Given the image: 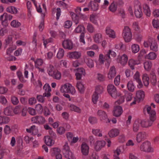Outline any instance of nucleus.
Segmentation results:
<instances>
[{
	"label": "nucleus",
	"instance_id": "obj_1",
	"mask_svg": "<svg viewBox=\"0 0 159 159\" xmlns=\"http://www.w3.org/2000/svg\"><path fill=\"white\" fill-rule=\"evenodd\" d=\"M148 113L149 115V119L147 120H143L140 121L141 126L143 127H148L152 125L156 119V113L154 110H151V106L146 108Z\"/></svg>",
	"mask_w": 159,
	"mask_h": 159
},
{
	"label": "nucleus",
	"instance_id": "obj_2",
	"mask_svg": "<svg viewBox=\"0 0 159 159\" xmlns=\"http://www.w3.org/2000/svg\"><path fill=\"white\" fill-rule=\"evenodd\" d=\"M60 91L62 93H70L72 94H74L75 92L74 88L69 83H66L62 85Z\"/></svg>",
	"mask_w": 159,
	"mask_h": 159
},
{
	"label": "nucleus",
	"instance_id": "obj_3",
	"mask_svg": "<svg viewBox=\"0 0 159 159\" xmlns=\"http://www.w3.org/2000/svg\"><path fill=\"white\" fill-rule=\"evenodd\" d=\"M122 35L125 42H129L132 39V34L130 29L129 27L125 26L123 30Z\"/></svg>",
	"mask_w": 159,
	"mask_h": 159
},
{
	"label": "nucleus",
	"instance_id": "obj_4",
	"mask_svg": "<svg viewBox=\"0 0 159 159\" xmlns=\"http://www.w3.org/2000/svg\"><path fill=\"white\" fill-rule=\"evenodd\" d=\"M89 147L85 142H83L81 146L82 159H87V157L89 152Z\"/></svg>",
	"mask_w": 159,
	"mask_h": 159
},
{
	"label": "nucleus",
	"instance_id": "obj_5",
	"mask_svg": "<svg viewBox=\"0 0 159 159\" xmlns=\"http://www.w3.org/2000/svg\"><path fill=\"white\" fill-rule=\"evenodd\" d=\"M107 89L108 93L114 98H116L117 96L120 95V93H117L116 88L113 85H109L107 86Z\"/></svg>",
	"mask_w": 159,
	"mask_h": 159
},
{
	"label": "nucleus",
	"instance_id": "obj_6",
	"mask_svg": "<svg viewBox=\"0 0 159 159\" xmlns=\"http://www.w3.org/2000/svg\"><path fill=\"white\" fill-rule=\"evenodd\" d=\"M140 149L142 151L146 152H152L153 151L151 147L150 143L148 141L144 142L141 144Z\"/></svg>",
	"mask_w": 159,
	"mask_h": 159
},
{
	"label": "nucleus",
	"instance_id": "obj_7",
	"mask_svg": "<svg viewBox=\"0 0 159 159\" xmlns=\"http://www.w3.org/2000/svg\"><path fill=\"white\" fill-rule=\"evenodd\" d=\"M97 114L101 120H105L106 123L110 122L109 120L107 119V115L104 111L101 110H98Z\"/></svg>",
	"mask_w": 159,
	"mask_h": 159
},
{
	"label": "nucleus",
	"instance_id": "obj_8",
	"mask_svg": "<svg viewBox=\"0 0 159 159\" xmlns=\"http://www.w3.org/2000/svg\"><path fill=\"white\" fill-rule=\"evenodd\" d=\"M123 112L122 108L120 106H117L114 107L113 111V115L116 117H119L120 116Z\"/></svg>",
	"mask_w": 159,
	"mask_h": 159
},
{
	"label": "nucleus",
	"instance_id": "obj_9",
	"mask_svg": "<svg viewBox=\"0 0 159 159\" xmlns=\"http://www.w3.org/2000/svg\"><path fill=\"white\" fill-rule=\"evenodd\" d=\"M110 58V55L108 52L107 54H106L104 57L102 54H100L99 55L98 61L99 65L102 64L104 63V61H109Z\"/></svg>",
	"mask_w": 159,
	"mask_h": 159
},
{
	"label": "nucleus",
	"instance_id": "obj_10",
	"mask_svg": "<svg viewBox=\"0 0 159 159\" xmlns=\"http://www.w3.org/2000/svg\"><path fill=\"white\" fill-rule=\"evenodd\" d=\"M62 45L63 48L65 49L71 50L73 48V43L70 40L67 39L64 41Z\"/></svg>",
	"mask_w": 159,
	"mask_h": 159
},
{
	"label": "nucleus",
	"instance_id": "obj_11",
	"mask_svg": "<svg viewBox=\"0 0 159 159\" xmlns=\"http://www.w3.org/2000/svg\"><path fill=\"white\" fill-rule=\"evenodd\" d=\"M146 137V134L145 132H140L137 135L136 140L138 143H140L145 139Z\"/></svg>",
	"mask_w": 159,
	"mask_h": 159
},
{
	"label": "nucleus",
	"instance_id": "obj_12",
	"mask_svg": "<svg viewBox=\"0 0 159 159\" xmlns=\"http://www.w3.org/2000/svg\"><path fill=\"white\" fill-rule=\"evenodd\" d=\"M105 144L106 143L104 141H98L95 144V148L97 151H99L105 146Z\"/></svg>",
	"mask_w": 159,
	"mask_h": 159
},
{
	"label": "nucleus",
	"instance_id": "obj_13",
	"mask_svg": "<svg viewBox=\"0 0 159 159\" xmlns=\"http://www.w3.org/2000/svg\"><path fill=\"white\" fill-rule=\"evenodd\" d=\"M134 14L135 16L137 18L141 17L143 15L141 11V7L140 5H136L135 6Z\"/></svg>",
	"mask_w": 159,
	"mask_h": 159
},
{
	"label": "nucleus",
	"instance_id": "obj_14",
	"mask_svg": "<svg viewBox=\"0 0 159 159\" xmlns=\"http://www.w3.org/2000/svg\"><path fill=\"white\" fill-rule=\"evenodd\" d=\"M134 81H136L138 84L137 85L138 88H141L143 86L142 83L139 78V73L138 72H136L134 76Z\"/></svg>",
	"mask_w": 159,
	"mask_h": 159
},
{
	"label": "nucleus",
	"instance_id": "obj_15",
	"mask_svg": "<svg viewBox=\"0 0 159 159\" xmlns=\"http://www.w3.org/2000/svg\"><path fill=\"white\" fill-rule=\"evenodd\" d=\"M116 71L115 67L112 66L110 68L108 74V77L110 79H112L116 76Z\"/></svg>",
	"mask_w": 159,
	"mask_h": 159
},
{
	"label": "nucleus",
	"instance_id": "obj_16",
	"mask_svg": "<svg viewBox=\"0 0 159 159\" xmlns=\"http://www.w3.org/2000/svg\"><path fill=\"white\" fill-rule=\"evenodd\" d=\"M43 89L45 90V92L43 93V96H47L49 97L51 96L50 92L51 89L50 86L48 84H45L43 86Z\"/></svg>",
	"mask_w": 159,
	"mask_h": 159
},
{
	"label": "nucleus",
	"instance_id": "obj_17",
	"mask_svg": "<svg viewBox=\"0 0 159 159\" xmlns=\"http://www.w3.org/2000/svg\"><path fill=\"white\" fill-rule=\"evenodd\" d=\"M85 33V29L84 27L82 25H80V33H81L80 35V42L83 43V45L85 44V42L84 39V34Z\"/></svg>",
	"mask_w": 159,
	"mask_h": 159
},
{
	"label": "nucleus",
	"instance_id": "obj_18",
	"mask_svg": "<svg viewBox=\"0 0 159 159\" xmlns=\"http://www.w3.org/2000/svg\"><path fill=\"white\" fill-rule=\"evenodd\" d=\"M84 62L86 63V64L89 67L92 68L94 66V64L93 60L90 58H84V61H81V63H83Z\"/></svg>",
	"mask_w": 159,
	"mask_h": 159
},
{
	"label": "nucleus",
	"instance_id": "obj_19",
	"mask_svg": "<svg viewBox=\"0 0 159 159\" xmlns=\"http://www.w3.org/2000/svg\"><path fill=\"white\" fill-rule=\"evenodd\" d=\"M136 97L139 101L143 100L145 97L144 92L142 90L137 91L136 93Z\"/></svg>",
	"mask_w": 159,
	"mask_h": 159
},
{
	"label": "nucleus",
	"instance_id": "obj_20",
	"mask_svg": "<svg viewBox=\"0 0 159 159\" xmlns=\"http://www.w3.org/2000/svg\"><path fill=\"white\" fill-rule=\"evenodd\" d=\"M150 80L152 84L155 86L157 83V78L155 73L153 71L151 72L150 75Z\"/></svg>",
	"mask_w": 159,
	"mask_h": 159
},
{
	"label": "nucleus",
	"instance_id": "obj_21",
	"mask_svg": "<svg viewBox=\"0 0 159 159\" xmlns=\"http://www.w3.org/2000/svg\"><path fill=\"white\" fill-rule=\"evenodd\" d=\"M32 120L36 121L40 124H43L45 121L44 118L42 116H37L32 118Z\"/></svg>",
	"mask_w": 159,
	"mask_h": 159
},
{
	"label": "nucleus",
	"instance_id": "obj_22",
	"mask_svg": "<svg viewBox=\"0 0 159 159\" xmlns=\"http://www.w3.org/2000/svg\"><path fill=\"white\" fill-rule=\"evenodd\" d=\"M140 124L141 123L139 120L135 121L133 127V131L134 132H137L139 130L140 128Z\"/></svg>",
	"mask_w": 159,
	"mask_h": 159
},
{
	"label": "nucleus",
	"instance_id": "obj_23",
	"mask_svg": "<svg viewBox=\"0 0 159 159\" xmlns=\"http://www.w3.org/2000/svg\"><path fill=\"white\" fill-rule=\"evenodd\" d=\"M119 133V131L117 129H114L111 130L108 133L109 136L113 138L118 135Z\"/></svg>",
	"mask_w": 159,
	"mask_h": 159
},
{
	"label": "nucleus",
	"instance_id": "obj_24",
	"mask_svg": "<svg viewBox=\"0 0 159 159\" xmlns=\"http://www.w3.org/2000/svg\"><path fill=\"white\" fill-rule=\"evenodd\" d=\"M93 39L95 43H100L102 40V35L99 33L96 34L93 36Z\"/></svg>",
	"mask_w": 159,
	"mask_h": 159
},
{
	"label": "nucleus",
	"instance_id": "obj_25",
	"mask_svg": "<svg viewBox=\"0 0 159 159\" xmlns=\"http://www.w3.org/2000/svg\"><path fill=\"white\" fill-rule=\"evenodd\" d=\"M70 15L71 16L73 20L75 23V24H77L79 23L80 17L77 14H75L73 12H70Z\"/></svg>",
	"mask_w": 159,
	"mask_h": 159
},
{
	"label": "nucleus",
	"instance_id": "obj_26",
	"mask_svg": "<svg viewBox=\"0 0 159 159\" xmlns=\"http://www.w3.org/2000/svg\"><path fill=\"white\" fill-rule=\"evenodd\" d=\"M98 4L93 1H91L88 5L89 7H91V9L94 11L97 10L98 9Z\"/></svg>",
	"mask_w": 159,
	"mask_h": 159
},
{
	"label": "nucleus",
	"instance_id": "obj_27",
	"mask_svg": "<svg viewBox=\"0 0 159 159\" xmlns=\"http://www.w3.org/2000/svg\"><path fill=\"white\" fill-rule=\"evenodd\" d=\"M106 31L107 34L108 35L109 37L113 38H115V34L113 30L110 29L109 28H107Z\"/></svg>",
	"mask_w": 159,
	"mask_h": 159
},
{
	"label": "nucleus",
	"instance_id": "obj_28",
	"mask_svg": "<svg viewBox=\"0 0 159 159\" xmlns=\"http://www.w3.org/2000/svg\"><path fill=\"white\" fill-rule=\"evenodd\" d=\"M7 11L11 14H16L18 12L17 9L14 7L10 6L7 8Z\"/></svg>",
	"mask_w": 159,
	"mask_h": 159
},
{
	"label": "nucleus",
	"instance_id": "obj_29",
	"mask_svg": "<svg viewBox=\"0 0 159 159\" xmlns=\"http://www.w3.org/2000/svg\"><path fill=\"white\" fill-rule=\"evenodd\" d=\"M150 48L151 49L152 51L156 52L158 50V47L157 43L154 40H152L150 43Z\"/></svg>",
	"mask_w": 159,
	"mask_h": 159
},
{
	"label": "nucleus",
	"instance_id": "obj_30",
	"mask_svg": "<svg viewBox=\"0 0 159 159\" xmlns=\"http://www.w3.org/2000/svg\"><path fill=\"white\" fill-rule=\"evenodd\" d=\"M69 57L70 58L77 59L80 57V53L76 51L70 52L69 54Z\"/></svg>",
	"mask_w": 159,
	"mask_h": 159
},
{
	"label": "nucleus",
	"instance_id": "obj_31",
	"mask_svg": "<svg viewBox=\"0 0 159 159\" xmlns=\"http://www.w3.org/2000/svg\"><path fill=\"white\" fill-rule=\"evenodd\" d=\"M128 64L131 69L133 70L134 69V65L139 64V61H134L133 59H131L129 60Z\"/></svg>",
	"mask_w": 159,
	"mask_h": 159
},
{
	"label": "nucleus",
	"instance_id": "obj_32",
	"mask_svg": "<svg viewBox=\"0 0 159 159\" xmlns=\"http://www.w3.org/2000/svg\"><path fill=\"white\" fill-rule=\"evenodd\" d=\"M45 143L48 146H51L54 143V141L49 136L45 137Z\"/></svg>",
	"mask_w": 159,
	"mask_h": 159
},
{
	"label": "nucleus",
	"instance_id": "obj_33",
	"mask_svg": "<svg viewBox=\"0 0 159 159\" xmlns=\"http://www.w3.org/2000/svg\"><path fill=\"white\" fill-rule=\"evenodd\" d=\"M13 111L12 108L11 107H8L4 109V112L6 115L11 116L13 114Z\"/></svg>",
	"mask_w": 159,
	"mask_h": 159
},
{
	"label": "nucleus",
	"instance_id": "obj_34",
	"mask_svg": "<svg viewBox=\"0 0 159 159\" xmlns=\"http://www.w3.org/2000/svg\"><path fill=\"white\" fill-rule=\"evenodd\" d=\"M119 61L120 62L122 65H125L128 61L127 56L125 54H123L120 59Z\"/></svg>",
	"mask_w": 159,
	"mask_h": 159
},
{
	"label": "nucleus",
	"instance_id": "obj_35",
	"mask_svg": "<svg viewBox=\"0 0 159 159\" xmlns=\"http://www.w3.org/2000/svg\"><path fill=\"white\" fill-rule=\"evenodd\" d=\"M63 154L65 157L68 159H75V157L74 154L70 151L65 152Z\"/></svg>",
	"mask_w": 159,
	"mask_h": 159
},
{
	"label": "nucleus",
	"instance_id": "obj_36",
	"mask_svg": "<svg viewBox=\"0 0 159 159\" xmlns=\"http://www.w3.org/2000/svg\"><path fill=\"white\" fill-rule=\"evenodd\" d=\"M144 12L148 16H149L150 15V10L149 7L147 4H145L143 6Z\"/></svg>",
	"mask_w": 159,
	"mask_h": 159
},
{
	"label": "nucleus",
	"instance_id": "obj_37",
	"mask_svg": "<svg viewBox=\"0 0 159 159\" xmlns=\"http://www.w3.org/2000/svg\"><path fill=\"white\" fill-rule=\"evenodd\" d=\"M50 76L52 77L54 79L59 80L61 79V73L59 71L57 70H55L52 75H51Z\"/></svg>",
	"mask_w": 159,
	"mask_h": 159
},
{
	"label": "nucleus",
	"instance_id": "obj_38",
	"mask_svg": "<svg viewBox=\"0 0 159 159\" xmlns=\"http://www.w3.org/2000/svg\"><path fill=\"white\" fill-rule=\"evenodd\" d=\"M127 88L129 90L132 92L134 89V86L132 81H129L127 84Z\"/></svg>",
	"mask_w": 159,
	"mask_h": 159
},
{
	"label": "nucleus",
	"instance_id": "obj_39",
	"mask_svg": "<svg viewBox=\"0 0 159 159\" xmlns=\"http://www.w3.org/2000/svg\"><path fill=\"white\" fill-rule=\"evenodd\" d=\"M60 149L57 148H54L51 149V152L52 156H55L60 153Z\"/></svg>",
	"mask_w": 159,
	"mask_h": 159
},
{
	"label": "nucleus",
	"instance_id": "obj_40",
	"mask_svg": "<svg viewBox=\"0 0 159 159\" xmlns=\"http://www.w3.org/2000/svg\"><path fill=\"white\" fill-rule=\"evenodd\" d=\"M103 88L102 86L98 85L96 87L95 91L94 93L97 94H100L102 93L103 91Z\"/></svg>",
	"mask_w": 159,
	"mask_h": 159
},
{
	"label": "nucleus",
	"instance_id": "obj_41",
	"mask_svg": "<svg viewBox=\"0 0 159 159\" xmlns=\"http://www.w3.org/2000/svg\"><path fill=\"white\" fill-rule=\"evenodd\" d=\"M35 110L39 114H41L43 111V107L41 104H38L36 105Z\"/></svg>",
	"mask_w": 159,
	"mask_h": 159
},
{
	"label": "nucleus",
	"instance_id": "obj_42",
	"mask_svg": "<svg viewBox=\"0 0 159 159\" xmlns=\"http://www.w3.org/2000/svg\"><path fill=\"white\" fill-rule=\"evenodd\" d=\"M55 71L53 66L52 65H49L47 68V71L49 75L50 76L53 74V72Z\"/></svg>",
	"mask_w": 159,
	"mask_h": 159
},
{
	"label": "nucleus",
	"instance_id": "obj_43",
	"mask_svg": "<svg viewBox=\"0 0 159 159\" xmlns=\"http://www.w3.org/2000/svg\"><path fill=\"white\" fill-rule=\"evenodd\" d=\"M157 57L156 55L154 52H150L149 54L145 56L146 58L151 60L155 59Z\"/></svg>",
	"mask_w": 159,
	"mask_h": 159
},
{
	"label": "nucleus",
	"instance_id": "obj_44",
	"mask_svg": "<svg viewBox=\"0 0 159 159\" xmlns=\"http://www.w3.org/2000/svg\"><path fill=\"white\" fill-rule=\"evenodd\" d=\"M64 53V50L62 48H59L57 54V57L59 59H61L63 57Z\"/></svg>",
	"mask_w": 159,
	"mask_h": 159
},
{
	"label": "nucleus",
	"instance_id": "obj_45",
	"mask_svg": "<svg viewBox=\"0 0 159 159\" xmlns=\"http://www.w3.org/2000/svg\"><path fill=\"white\" fill-rule=\"evenodd\" d=\"M11 24L12 26L15 28L19 27L21 25L20 22L16 20H14L12 21L11 22Z\"/></svg>",
	"mask_w": 159,
	"mask_h": 159
},
{
	"label": "nucleus",
	"instance_id": "obj_46",
	"mask_svg": "<svg viewBox=\"0 0 159 159\" xmlns=\"http://www.w3.org/2000/svg\"><path fill=\"white\" fill-rule=\"evenodd\" d=\"M36 36L37 34L36 33H34L32 41L33 47H34V48L35 49V50L37 46V41L36 39Z\"/></svg>",
	"mask_w": 159,
	"mask_h": 159
},
{
	"label": "nucleus",
	"instance_id": "obj_47",
	"mask_svg": "<svg viewBox=\"0 0 159 159\" xmlns=\"http://www.w3.org/2000/svg\"><path fill=\"white\" fill-rule=\"evenodd\" d=\"M132 49L133 53H137L139 50V46L137 44H134L132 46Z\"/></svg>",
	"mask_w": 159,
	"mask_h": 159
},
{
	"label": "nucleus",
	"instance_id": "obj_48",
	"mask_svg": "<svg viewBox=\"0 0 159 159\" xmlns=\"http://www.w3.org/2000/svg\"><path fill=\"white\" fill-rule=\"evenodd\" d=\"M152 65V63L151 62L146 61L144 63V68L147 70H150L151 68Z\"/></svg>",
	"mask_w": 159,
	"mask_h": 159
},
{
	"label": "nucleus",
	"instance_id": "obj_49",
	"mask_svg": "<svg viewBox=\"0 0 159 159\" xmlns=\"http://www.w3.org/2000/svg\"><path fill=\"white\" fill-rule=\"evenodd\" d=\"M35 66L36 68H39V66H41L43 63V61L42 59H38L36 61H34Z\"/></svg>",
	"mask_w": 159,
	"mask_h": 159
},
{
	"label": "nucleus",
	"instance_id": "obj_50",
	"mask_svg": "<svg viewBox=\"0 0 159 159\" xmlns=\"http://www.w3.org/2000/svg\"><path fill=\"white\" fill-rule=\"evenodd\" d=\"M26 130L28 133H32V134H34V132L36 131L37 129H36V126L33 125L29 129H27Z\"/></svg>",
	"mask_w": 159,
	"mask_h": 159
},
{
	"label": "nucleus",
	"instance_id": "obj_51",
	"mask_svg": "<svg viewBox=\"0 0 159 159\" xmlns=\"http://www.w3.org/2000/svg\"><path fill=\"white\" fill-rule=\"evenodd\" d=\"M9 121V119L8 117L0 116V124L7 123Z\"/></svg>",
	"mask_w": 159,
	"mask_h": 159
},
{
	"label": "nucleus",
	"instance_id": "obj_52",
	"mask_svg": "<svg viewBox=\"0 0 159 159\" xmlns=\"http://www.w3.org/2000/svg\"><path fill=\"white\" fill-rule=\"evenodd\" d=\"M69 151H70L69 147L68 145V143H65L63 147L62 150L63 154H64L65 152H67Z\"/></svg>",
	"mask_w": 159,
	"mask_h": 159
},
{
	"label": "nucleus",
	"instance_id": "obj_53",
	"mask_svg": "<svg viewBox=\"0 0 159 159\" xmlns=\"http://www.w3.org/2000/svg\"><path fill=\"white\" fill-rule=\"evenodd\" d=\"M114 2L111 4L109 7L110 10L112 12H115L117 8L116 6L114 4Z\"/></svg>",
	"mask_w": 159,
	"mask_h": 159
},
{
	"label": "nucleus",
	"instance_id": "obj_54",
	"mask_svg": "<svg viewBox=\"0 0 159 159\" xmlns=\"http://www.w3.org/2000/svg\"><path fill=\"white\" fill-rule=\"evenodd\" d=\"M57 133L60 135H61L65 133V129L64 127L60 126L57 129Z\"/></svg>",
	"mask_w": 159,
	"mask_h": 159
},
{
	"label": "nucleus",
	"instance_id": "obj_55",
	"mask_svg": "<svg viewBox=\"0 0 159 159\" xmlns=\"http://www.w3.org/2000/svg\"><path fill=\"white\" fill-rule=\"evenodd\" d=\"M70 108L71 110L74 111L79 112L80 111L79 108L74 105H71L70 106Z\"/></svg>",
	"mask_w": 159,
	"mask_h": 159
},
{
	"label": "nucleus",
	"instance_id": "obj_56",
	"mask_svg": "<svg viewBox=\"0 0 159 159\" xmlns=\"http://www.w3.org/2000/svg\"><path fill=\"white\" fill-rule=\"evenodd\" d=\"M75 73V75L76 77V79L77 80H80V69L77 68L73 69Z\"/></svg>",
	"mask_w": 159,
	"mask_h": 159
},
{
	"label": "nucleus",
	"instance_id": "obj_57",
	"mask_svg": "<svg viewBox=\"0 0 159 159\" xmlns=\"http://www.w3.org/2000/svg\"><path fill=\"white\" fill-rule=\"evenodd\" d=\"M22 107L20 106L16 107L14 109L13 111L15 114H17L21 112L22 109Z\"/></svg>",
	"mask_w": 159,
	"mask_h": 159
},
{
	"label": "nucleus",
	"instance_id": "obj_58",
	"mask_svg": "<svg viewBox=\"0 0 159 159\" xmlns=\"http://www.w3.org/2000/svg\"><path fill=\"white\" fill-rule=\"evenodd\" d=\"M12 36L11 35L9 36L5 39V42L7 45L11 44L12 42Z\"/></svg>",
	"mask_w": 159,
	"mask_h": 159
},
{
	"label": "nucleus",
	"instance_id": "obj_59",
	"mask_svg": "<svg viewBox=\"0 0 159 159\" xmlns=\"http://www.w3.org/2000/svg\"><path fill=\"white\" fill-rule=\"evenodd\" d=\"M66 136L69 142L72 141V139L73 138V135L72 133L70 132H67L66 134Z\"/></svg>",
	"mask_w": 159,
	"mask_h": 159
},
{
	"label": "nucleus",
	"instance_id": "obj_60",
	"mask_svg": "<svg viewBox=\"0 0 159 159\" xmlns=\"http://www.w3.org/2000/svg\"><path fill=\"white\" fill-rule=\"evenodd\" d=\"M11 101L12 103L14 105H16L19 102L17 98L15 96H12L11 97Z\"/></svg>",
	"mask_w": 159,
	"mask_h": 159
},
{
	"label": "nucleus",
	"instance_id": "obj_61",
	"mask_svg": "<svg viewBox=\"0 0 159 159\" xmlns=\"http://www.w3.org/2000/svg\"><path fill=\"white\" fill-rule=\"evenodd\" d=\"M47 97V96H43V95H38L37 96V98L38 101L43 102L44 101V97Z\"/></svg>",
	"mask_w": 159,
	"mask_h": 159
},
{
	"label": "nucleus",
	"instance_id": "obj_62",
	"mask_svg": "<svg viewBox=\"0 0 159 159\" xmlns=\"http://www.w3.org/2000/svg\"><path fill=\"white\" fill-rule=\"evenodd\" d=\"M100 131L99 129H93L92 132L95 135L101 137L102 136V134L101 133H100Z\"/></svg>",
	"mask_w": 159,
	"mask_h": 159
},
{
	"label": "nucleus",
	"instance_id": "obj_63",
	"mask_svg": "<svg viewBox=\"0 0 159 159\" xmlns=\"http://www.w3.org/2000/svg\"><path fill=\"white\" fill-rule=\"evenodd\" d=\"M98 95L94 93L92 96V101L94 104H96L98 98Z\"/></svg>",
	"mask_w": 159,
	"mask_h": 159
},
{
	"label": "nucleus",
	"instance_id": "obj_64",
	"mask_svg": "<svg viewBox=\"0 0 159 159\" xmlns=\"http://www.w3.org/2000/svg\"><path fill=\"white\" fill-rule=\"evenodd\" d=\"M87 28L88 31L90 33H93L94 32V28L93 26L90 24H88Z\"/></svg>",
	"mask_w": 159,
	"mask_h": 159
}]
</instances>
